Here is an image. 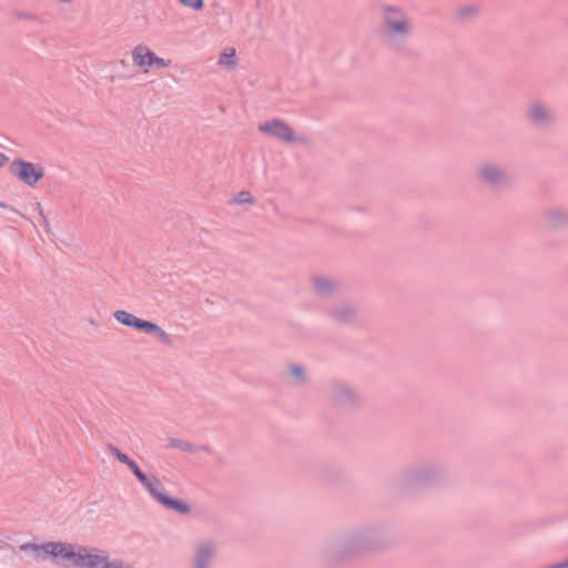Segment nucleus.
<instances>
[{
    "label": "nucleus",
    "instance_id": "f257e3e1",
    "mask_svg": "<svg viewBox=\"0 0 568 568\" xmlns=\"http://www.w3.org/2000/svg\"><path fill=\"white\" fill-rule=\"evenodd\" d=\"M81 548L73 544L61 541H49L43 544H26L20 547L22 551L28 554L33 560H50L62 567H77Z\"/></svg>",
    "mask_w": 568,
    "mask_h": 568
},
{
    "label": "nucleus",
    "instance_id": "f03ea898",
    "mask_svg": "<svg viewBox=\"0 0 568 568\" xmlns=\"http://www.w3.org/2000/svg\"><path fill=\"white\" fill-rule=\"evenodd\" d=\"M113 316L120 324L128 327H133L139 331H143L148 334H152L156 336L158 339L165 345H170L172 343L171 336L163 328H161L158 324L153 322L139 318L135 315L123 310L115 311L113 313Z\"/></svg>",
    "mask_w": 568,
    "mask_h": 568
},
{
    "label": "nucleus",
    "instance_id": "7ed1b4c3",
    "mask_svg": "<svg viewBox=\"0 0 568 568\" xmlns=\"http://www.w3.org/2000/svg\"><path fill=\"white\" fill-rule=\"evenodd\" d=\"M78 568H135L121 560L111 559L105 551L95 548H81Z\"/></svg>",
    "mask_w": 568,
    "mask_h": 568
},
{
    "label": "nucleus",
    "instance_id": "20e7f679",
    "mask_svg": "<svg viewBox=\"0 0 568 568\" xmlns=\"http://www.w3.org/2000/svg\"><path fill=\"white\" fill-rule=\"evenodd\" d=\"M132 62L144 73H148L151 68L165 69L171 64L170 60L156 55L155 52L145 44H138L133 48Z\"/></svg>",
    "mask_w": 568,
    "mask_h": 568
},
{
    "label": "nucleus",
    "instance_id": "39448f33",
    "mask_svg": "<svg viewBox=\"0 0 568 568\" xmlns=\"http://www.w3.org/2000/svg\"><path fill=\"white\" fill-rule=\"evenodd\" d=\"M11 172L29 186H36L44 176V168L41 164L17 160L11 165Z\"/></svg>",
    "mask_w": 568,
    "mask_h": 568
},
{
    "label": "nucleus",
    "instance_id": "423d86ee",
    "mask_svg": "<svg viewBox=\"0 0 568 568\" xmlns=\"http://www.w3.org/2000/svg\"><path fill=\"white\" fill-rule=\"evenodd\" d=\"M384 20L387 29L393 34L404 36L409 30V22L406 14L398 8L385 7Z\"/></svg>",
    "mask_w": 568,
    "mask_h": 568
},
{
    "label": "nucleus",
    "instance_id": "0eeeda50",
    "mask_svg": "<svg viewBox=\"0 0 568 568\" xmlns=\"http://www.w3.org/2000/svg\"><path fill=\"white\" fill-rule=\"evenodd\" d=\"M258 131L284 142L295 141L294 132L282 120L274 119L258 124Z\"/></svg>",
    "mask_w": 568,
    "mask_h": 568
},
{
    "label": "nucleus",
    "instance_id": "6e6552de",
    "mask_svg": "<svg viewBox=\"0 0 568 568\" xmlns=\"http://www.w3.org/2000/svg\"><path fill=\"white\" fill-rule=\"evenodd\" d=\"M145 486L149 488L152 496L164 506L175 509L176 511L182 514H186L189 511V506L180 500L171 499L162 494V486L158 479L151 480Z\"/></svg>",
    "mask_w": 568,
    "mask_h": 568
},
{
    "label": "nucleus",
    "instance_id": "1a4fd4ad",
    "mask_svg": "<svg viewBox=\"0 0 568 568\" xmlns=\"http://www.w3.org/2000/svg\"><path fill=\"white\" fill-rule=\"evenodd\" d=\"M215 547L211 542L201 544L195 552L194 568H209Z\"/></svg>",
    "mask_w": 568,
    "mask_h": 568
},
{
    "label": "nucleus",
    "instance_id": "9d476101",
    "mask_svg": "<svg viewBox=\"0 0 568 568\" xmlns=\"http://www.w3.org/2000/svg\"><path fill=\"white\" fill-rule=\"evenodd\" d=\"M530 118L535 122H542L544 120H547L549 118V113L542 104L534 103L530 106Z\"/></svg>",
    "mask_w": 568,
    "mask_h": 568
},
{
    "label": "nucleus",
    "instance_id": "9b49d317",
    "mask_svg": "<svg viewBox=\"0 0 568 568\" xmlns=\"http://www.w3.org/2000/svg\"><path fill=\"white\" fill-rule=\"evenodd\" d=\"M235 50L234 49H227L226 51H224L220 59H219V64L222 65V67H226V68H233L235 67Z\"/></svg>",
    "mask_w": 568,
    "mask_h": 568
},
{
    "label": "nucleus",
    "instance_id": "f8f14e48",
    "mask_svg": "<svg viewBox=\"0 0 568 568\" xmlns=\"http://www.w3.org/2000/svg\"><path fill=\"white\" fill-rule=\"evenodd\" d=\"M481 174H483V178L487 182H490V183L496 182L500 176V173L498 172V170L493 166L484 168L481 171Z\"/></svg>",
    "mask_w": 568,
    "mask_h": 568
},
{
    "label": "nucleus",
    "instance_id": "ddd939ff",
    "mask_svg": "<svg viewBox=\"0 0 568 568\" xmlns=\"http://www.w3.org/2000/svg\"><path fill=\"white\" fill-rule=\"evenodd\" d=\"M314 286H315V291L318 294H324L329 288H332V283L326 278H317V280H315Z\"/></svg>",
    "mask_w": 568,
    "mask_h": 568
},
{
    "label": "nucleus",
    "instance_id": "4468645a",
    "mask_svg": "<svg viewBox=\"0 0 568 568\" xmlns=\"http://www.w3.org/2000/svg\"><path fill=\"white\" fill-rule=\"evenodd\" d=\"M180 3L189 9L201 11L204 7V0H179Z\"/></svg>",
    "mask_w": 568,
    "mask_h": 568
},
{
    "label": "nucleus",
    "instance_id": "2eb2a0df",
    "mask_svg": "<svg viewBox=\"0 0 568 568\" xmlns=\"http://www.w3.org/2000/svg\"><path fill=\"white\" fill-rule=\"evenodd\" d=\"M236 203H253V197L247 192H241L236 197Z\"/></svg>",
    "mask_w": 568,
    "mask_h": 568
},
{
    "label": "nucleus",
    "instance_id": "dca6fc26",
    "mask_svg": "<svg viewBox=\"0 0 568 568\" xmlns=\"http://www.w3.org/2000/svg\"><path fill=\"white\" fill-rule=\"evenodd\" d=\"M114 455L115 457L123 464L128 465V463L131 460L125 454L121 453L119 449L114 448Z\"/></svg>",
    "mask_w": 568,
    "mask_h": 568
},
{
    "label": "nucleus",
    "instance_id": "f3484780",
    "mask_svg": "<svg viewBox=\"0 0 568 568\" xmlns=\"http://www.w3.org/2000/svg\"><path fill=\"white\" fill-rule=\"evenodd\" d=\"M136 478L143 484L146 485L151 480L140 470L138 474H135Z\"/></svg>",
    "mask_w": 568,
    "mask_h": 568
},
{
    "label": "nucleus",
    "instance_id": "a211bd4d",
    "mask_svg": "<svg viewBox=\"0 0 568 568\" xmlns=\"http://www.w3.org/2000/svg\"><path fill=\"white\" fill-rule=\"evenodd\" d=\"M291 372H292V374H293L295 377H298V378H300V377H302V369H301V368H298V367H293Z\"/></svg>",
    "mask_w": 568,
    "mask_h": 568
},
{
    "label": "nucleus",
    "instance_id": "6ab92c4d",
    "mask_svg": "<svg viewBox=\"0 0 568 568\" xmlns=\"http://www.w3.org/2000/svg\"><path fill=\"white\" fill-rule=\"evenodd\" d=\"M8 161V158L3 154V153H0V168L3 166Z\"/></svg>",
    "mask_w": 568,
    "mask_h": 568
},
{
    "label": "nucleus",
    "instance_id": "aec40b11",
    "mask_svg": "<svg viewBox=\"0 0 568 568\" xmlns=\"http://www.w3.org/2000/svg\"><path fill=\"white\" fill-rule=\"evenodd\" d=\"M128 466L131 470L138 467V465L132 459L128 463Z\"/></svg>",
    "mask_w": 568,
    "mask_h": 568
},
{
    "label": "nucleus",
    "instance_id": "412c9836",
    "mask_svg": "<svg viewBox=\"0 0 568 568\" xmlns=\"http://www.w3.org/2000/svg\"><path fill=\"white\" fill-rule=\"evenodd\" d=\"M132 471H133V474L135 475V474H138V473L140 471V468H139V467H136V468H134Z\"/></svg>",
    "mask_w": 568,
    "mask_h": 568
},
{
    "label": "nucleus",
    "instance_id": "4be33fe9",
    "mask_svg": "<svg viewBox=\"0 0 568 568\" xmlns=\"http://www.w3.org/2000/svg\"><path fill=\"white\" fill-rule=\"evenodd\" d=\"M0 207H6V204L0 202Z\"/></svg>",
    "mask_w": 568,
    "mask_h": 568
}]
</instances>
